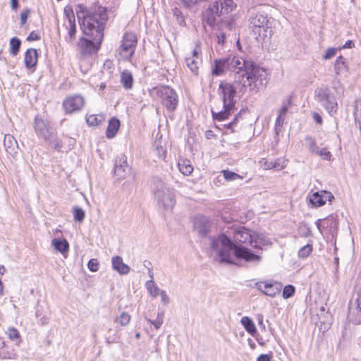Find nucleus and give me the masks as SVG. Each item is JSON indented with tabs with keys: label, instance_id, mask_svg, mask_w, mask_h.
Instances as JSON below:
<instances>
[{
	"label": "nucleus",
	"instance_id": "774afa93",
	"mask_svg": "<svg viewBox=\"0 0 361 361\" xmlns=\"http://www.w3.org/2000/svg\"><path fill=\"white\" fill-rule=\"evenodd\" d=\"M148 274H149V277H150V279H151L150 280H153V277H154V276H153V272L151 271V269H149V272H148Z\"/></svg>",
	"mask_w": 361,
	"mask_h": 361
},
{
	"label": "nucleus",
	"instance_id": "c756f323",
	"mask_svg": "<svg viewBox=\"0 0 361 361\" xmlns=\"http://www.w3.org/2000/svg\"><path fill=\"white\" fill-rule=\"evenodd\" d=\"M252 234L254 235V243L251 245L252 247L262 248V246L269 243V240L263 234H259L255 232H253Z\"/></svg>",
	"mask_w": 361,
	"mask_h": 361
},
{
	"label": "nucleus",
	"instance_id": "f257e3e1",
	"mask_svg": "<svg viewBox=\"0 0 361 361\" xmlns=\"http://www.w3.org/2000/svg\"><path fill=\"white\" fill-rule=\"evenodd\" d=\"M212 71L214 75L219 76L226 71L235 73V82L242 84V87L239 88V94H244L247 87L251 92H257L267 83L266 71L251 60L230 55L221 59H215Z\"/></svg>",
	"mask_w": 361,
	"mask_h": 361
},
{
	"label": "nucleus",
	"instance_id": "aec40b11",
	"mask_svg": "<svg viewBox=\"0 0 361 361\" xmlns=\"http://www.w3.org/2000/svg\"><path fill=\"white\" fill-rule=\"evenodd\" d=\"M38 60V53L35 49H28L25 55L24 62L26 67L31 70L32 72L35 70Z\"/></svg>",
	"mask_w": 361,
	"mask_h": 361
},
{
	"label": "nucleus",
	"instance_id": "bf43d9fd",
	"mask_svg": "<svg viewBox=\"0 0 361 361\" xmlns=\"http://www.w3.org/2000/svg\"><path fill=\"white\" fill-rule=\"evenodd\" d=\"M313 118L317 124H322V118L318 113H316V112L313 113Z\"/></svg>",
	"mask_w": 361,
	"mask_h": 361
},
{
	"label": "nucleus",
	"instance_id": "c85d7f7f",
	"mask_svg": "<svg viewBox=\"0 0 361 361\" xmlns=\"http://www.w3.org/2000/svg\"><path fill=\"white\" fill-rule=\"evenodd\" d=\"M202 59H194V57H186L185 63L188 68L194 75H198L199 65L201 63Z\"/></svg>",
	"mask_w": 361,
	"mask_h": 361
},
{
	"label": "nucleus",
	"instance_id": "13d9d810",
	"mask_svg": "<svg viewBox=\"0 0 361 361\" xmlns=\"http://www.w3.org/2000/svg\"><path fill=\"white\" fill-rule=\"evenodd\" d=\"M257 361H271V357L267 354H262L257 358Z\"/></svg>",
	"mask_w": 361,
	"mask_h": 361
},
{
	"label": "nucleus",
	"instance_id": "0eeeda50",
	"mask_svg": "<svg viewBox=\"0 0 361 361\" xmlns=\"http://www.w3.org/2000/svg\"><path fill=\"white\" fill-rule=\"evenodd\" d=\"M153 91L161 98L162 104L168 111L173 112L176 110L178 98L176 92L172 88L162 85L154 88Z\"/></svg>",
	"mask_w": 361,
	"mask_h": 361
},
{
	"label": "nucleus",
	"instance_id": "6e6552de",
	"mask_svg": "<svg viewBox=\"0 0 361 361\" xmlns=\"http://www.w3.org/2000/svg\"><path fill=\"white\" fill-rule=\"evenodd\" d=\"M314 97L316 100L319 102L330 114L336 112L337 102L329 87H322L317 88L314 91Z\"/></svg>",
	"mask_w": 361,
	"mask_h": 361
},
{
	"label": "nucleus",
	"instance_id": "f8f14e48",
	"mask_svg": "<svg viewBox=\"0 0 361 361\" xmlns=\"http://www.w3.org/2000/svg\"><path fill=\"white\" fill-rule=\"evenodd\" d=\"M85 99L80 94H72L66 97L62 106L66 114L80 111L85 106Z\"/></svg>",
	"mask_w": 361,
	"mask_h": 361
},
{
	"label": "nucleus",
	"instance_id": "052dcab7",
	"mask_svg": "<svg viewBox=\"0 0 361 361\" xmlns=\"http://www.w3.org/2000/svg\"><path fill=\"white\" fill-rule=\"evenodd\" d=\"M354 47V42L352 40H348L343 46V49H350Z\"/></svg>",
	"mask_w": 361,
	"mask_h": 361
},
{
	"label": "nucleus",
	"instance_id": "0e129e2a",
	"mask_svg": "<svg viewBox=\"0 0 361 361\" xmlns=\"http://www.w3.org/2000/svg\"><path fill=\"white\" fill-rule=\"evenodd\" d=\"M205 136L207 139H211L212 137H214V134L212 130H207L205 133Z\"/></svg>",
	"mask_w": 361,
	"mask_h": 361
},
{
	"label": "nucleus",
	"instance_id": "8fccbe9b",
	"mask_svg": "<svg viewBox=\"0 0 361 361\" xmlns=\"http://www.w3.org/2000/svg\"><path fill=\"white\" fill-rule=\"evenodd\" d=\"M41 38L40 33L38 31H32L30 33V35L27 37L26 40L28 42H32L35 40H39Z\"/></svg>",
	"mask_w": 361,
	"mask_h": 361
},
{
	"label": "nucleus",
	"instance_id": "a19ab883",
	"mask_svg": "<svg viewBox=\"0 0 361 361\" xmlns=\"http://www.w3.org/2000/svg\"><path fill=\"white\" fill-rule=\"evenodd\" d=\"M6 334L11 340L18 342L20 341V336L16 329L13 327L8 328L6 331Z\"/></svg>",
	"mask_w": 361,
	"mask_h": 361
},
{
	"label": "nucleus",
	"instance_id": "680f3d73",
	"mask_svg": "<svg viewBox=\"0 0 361 361\" xmlns=\"http://www.w3.org/2000/svg\"><path fill=\"white\" fill-rule=\"evenodd\" d=\"M11 6L13 10H17L18 8V0H11Z\"/></svg>",
	"mask_w": 361,
	"mask_h": 361
},
{
	"label": "nucleus",
	"instance_id": "4be33fe9",
	"mask_svg": "<svg viewBox=\"0 0 361 361\" xmlns=\"http://www.w3.org/2000/svg\"><path fill=\"white\" fill-rule=\"evenodd\" d=\"M111 263L113 269L118 271L120 274L125 275L129 273L130 269L128 265L123 262L121 257H113L111 259Z\"/></svg>",
	"mask_w": 361,
	"mask_h": 361
},
{
	"label": "nucleus",
	"instance_id": "6e6d98bb",
	"mask_svg": "<svg viewBox=\"0 0 361 361\" xmlns=\"http://www.w3.org/2000/svg\"><path fill=\"white\" fill-rule=\"evenodd\" d=\"M239 117H240V114H238L237 115H235L231 122H230L227 125H225L226 128L231 129L232 132H234V130L233 129V126L236 123Z\"/></svg>",
	"mask_w": 361,
	"mask_h": 361
},
{
	"label": "nucleus",
	"instance_id": "f03ea898",
	"mask_svg": "<svg viewBox=\"0 0 361 361\" xmlns=\"http://www.w3.org/2000/svg\"><path fill=\"white\" fill-rule=\"evenodd\" d=\"M75 12L83 34L89 39L80 37L77 42L78 50L82 56L96 53L102 44L104 30L108 20L107 10L105 7L95 6L92 11L83 4L76 6Z\"/></svg>",
	"mask_w": 361,
	"mask_h": 361
},
{
	"label": "nucleus",
	"instance_id": "a878e982",
	"mask_svg": "<svg viewBox=\"0 0 361 361\" xmlns=\"http://www.w3.org/2000/svg\"><path fill=\"white\" fill-rule=\"evenodd\" d=\"M240 323L247 331V333L252 336H255L257 334V329L253 321L248 317L245 316L241 318Z\"/></svg>",
	"mask_w": 361,
	"mask_h": 361
},
{
	"label": "nucleus",
	"instance_id": "c03bdc74",
	"mask_svg": "<svg viewBox=\"0 0 361 361\" xmlns=\"http://www.w3.org/2000/svg\"><path fill=\"white\" fill-rule=\"evenodd\" d=\"M163 317H164L163 313H158L155 320L153 321V320L149 319L148 322L150 324H153L157 329H158L161 327V324H163Z\"/></svg>",
	"mask_w": 361,
	"mask_h": 361
},
{
	"label": "nucleus",
	"instance_id": "c9c22d12",
	"mask_svg": "<svg viewBox=\"0 0 361 361\" xmlns=\"http://www.w3.org/2000/svg\"><path fill=\"white\" fill-rule=\"evenodd\" d=\"M305 145L310 152L315 154L319 152V147L317 145L315 140L311 136H307L305 139Z\"/></svg>",
	"mask_w": 361,
	"mask_h": 361
},
{
	"label": "nucleus",
	"instance_id": "393cba45",
	"mask_svg": "<svg viewBox=\"0 0 361 361\" xmlns=\"http://www.w3.org/2000/svg\"><path fill=\"white\" fill-rule=\"evenodd\" d=\"M121 82L126 90H131L133 86V77L132 73L125 70L121 73Z\"/></svg>",
	"mask_w": 361,
	"mask_h": 361
},
{
	"label": "nucleus",
	"instance_id": "de8ad7c7",
	"mask_svg": "<svg viewBox=\"0 0 361 361\" xmlns=\"http://www.w3.org/2000/svg\"><path fill=\"white\" fill-rule=\"evenodd\" d=\"M88 269L91 271H97L99 269V262L97 259H91L87 264Z\"/></svg>",
	"mask_w": 361,
	"mask_h": 361
},
{
	"label": "nucleus",
	"instance_id": "7ed1b4c3",
	"mask_svg": "<svg viewBox=\"0 0 361 361\" xmlns=\"http://www.w3.org/2000/svg\"><path fill=\"white\" fill-rule=\"evenodd\" d=\"M235 7L233 0H216L211 2L203 13V20L206 23L219 31L216 35L219 44L224 45L226 31L232 29V21L228 15Z\"/></svg>",
	"mask_w": 361,
	"mask_h": 361
},
{
	"label": "nucleus",
	"instance_id": "09e8293b",
	"mask_svg": "<svg viewBox=\"0 0 361 361\" xmlns=\"http://www.w3.org/2000/svg\"><path fill=\"white\" fill-rule=\"evenodd\" d=\"M52 142H47L54 149L59 150L63 147V143L61 140H59L56 135L54 134V138H52Z\"/></svg>",
	"mask_w": 361,
	"mask_h": 361
},
{
	"label": "nucleus",
	"instance_id": "49530a36",
	"mask_svg": "<svg viewBox=\"0 0 361 361\" xmlns=\"http://www.w3.org/2000/svg\"><path fill=\"white\" fill-rule=\"evenodd\" d=\"M194 59H202V49L200 47V42L196 44L195 49L192 51V56Z\"/></svg>",
	"mask_w": 361,
	"mask_h": 361
},
{
	"label": "nucleus",
	"instance_id": "1a4fd4ad",
	"mask_svg": "<svg viewBox=\"0 0 361 361\" xmlns=\"http://www.w3.org/2000/svg\"><path fill=\"white\" fill-rule=\"evenodd\" d=\"M136 35L132 32H126L123 37L118 54L122 60L130 61L135 54L137 46Z\"/></svg>",
	"mask_w": 361,
	"mask_h": 361
},
{
	"label": "nucleus",
	"instance_id": "2eb2a0df",
	"mask_svg": "<svg viewBox=\"0 0 361 361\" xmlns=\"http://www.w3.org/2000/svg\"><path fill=\"white\" fill-rule=\"evenodd\" d=\"M334 199L333 194L327 190L317 191L309 196L310 203L315 207L324 205L326 201L331 202Z\"/></svg>",
	"mask_w": 361,
	"mask_h": 361
},
{
	"label": "nucleus",
	"instance_id": "37998d69",
	"mask_svg": "<svg viewBox=\"0 0 361 361\" xmlns=\"http://www.w3.org/2000/svg\"><path fill=\"white\" fill-rule=\"evenodd\" d=\"M312 251V246L307 244L300 249L298 251V256L302 258H305L309 256Z\"/></svg>",
	"mask_w": 361,
	"mask_h": 361
},
{
	"label": "nucleus",
	"instance_id": "9b49d317",
	"mask_svg": "<svg viewBox=\"0 0 361 361\" xmlns=\"http://www.w3.org/2000/svg\"><path fill=\"white\" fill-rule=\"evenodd\" d=\"M64 13L67 19L63 25L67 30V34L64 37V39L67 43L72 44L75 39L77 32L75 17L73 9L69 7L64 8Z\"/></svg>",
	"mask_w": 361,
	"mask_h": 361
},
{
	"label": "nucleus",
	"instance_id": "79ce46f5",
	"mask_svg": "<svg viewBox=\"0 0 361 361\" xmlns=\"http://www.w3.org/2000/svg\"><path fill=\"white\" fill-rule=\"evenodd\" d=\"M295 292V288L292 285H287L283 288V298L288 299L293 296Z\"/></svg>",
	"mask_w": 361,
	"mask_h": 361
},
{
	"label": "nucleus",
	"instance_id": "5701e85b",
	"mask_svg": "<svg viewBox=\"0 0 361 361\" xmlns=\"http://www.w3.org/2000/svg\"><path fill=\"white\" fill-rule=\"evenodd\" d=\"M120 127V121L118 118H111L107 126L106 135L108 138H113L116 135Z\"/></svg>",
	"mask_w": 361,
	"mask_h": 361
},
{
	"label": "nucleus",
	"instance_id": "f3484780",
	"mask_svg": "<svg viewBox=\"0 0 361 361\" xmlns=\"http://www.w3.org/2000/svg\"><path fill=\"white\" fill-rule=\"evenodd\" d=\"M130 168L124 154L118 156L115 161L114 174L118 179L125 178L130 173Z\"/></svg>",
	"mask_w": 361,
	"mask_h": 361
},
{
	"label": "nucleus",
	"instance_id": "3c124183",
	"mask_svg": "<svg viewBox=\"0 0 361 361\" xmlns=\"http://www.w3.org/2000/svg\"><path fill=\"white\" fill-rule=\"evenodd\" d=\"M336 48H329L326 51L325 54L323 56V59L326 60L332 58L336 55Z\"/></svg>",
	"mask_w": 361,
	"mask_h": 361
},
{
	"label": "nucleus",
	"instance_id": "603ef678",
	"mask_svg": "<svg viewBox=\"0 0 361 361\" xmlns=\"http://www.w3.org/2000/svg\"><path fill=\"white\" fill-rule=\"evenodd\" d=\"M159 295H160V296H161V302H163L164 305H168L170 302V299H169V296L167 295L166 292L165 290H161L159 293Z\"/></svg>",
	"mask_w": 361,
	"mask_h": 361
},
{
	"label": "nucleus",
	"instance_id": "338daca9",
	"mask_svg": "<svg viewBox=\"0 0 361 361\" xmlns=\"http://www.w3.org/2000/svg\"><path fill=\"white\" fill-rule=\"evenodd\" d=\"M4 286L1 281L0 280V296L3 295Z\"/></svg>",
	"mask_w": 361,
	"mask_h": 361
},
{
	"label": "nucleus",
	"instance_id": "20e7f679",
	"mask_svg": "<svg viewBox=\"0 0 361 361\" xmlns=\"http://www.w3.org/2000/svg\"><path fill=\"white\" fill-rule=\"evenodd\" d=\"M211 247L217 252L220 262L233 264L232 253L237 259H242L246 262H258L261 259L259 255L254 254L246 247L235 245L224 234L212 238Z\"/></svg>",
	"mask_w": 361,
	"mask_h": 361
},
{
	"label": "nucleus",
	"instance_id": "4468645a",
	"mask_svg": "<svg viewBox=\"0 0 361 361\" xmlns=\"http://www.w3.org/2000/svg\"><path fill=\"white\" fill-rule=\"evenodd\" d=\"M35 130L37 134L42 137L47 142H52V138H54V133L50 128L47 120L37 116L35 120Z\"/></svg>",
	"mask_w": 361,
	"mask_h": 361
},
{
	"label": "nucleus",
	"instance_id": "f704fd0d",
	"mask_svg": "<svg viewBox=\"0 0 361 361\" xmlns=\"http://www.w3.org/2000/svg\"><path fill=\"white\" fill-rule=\"evenodd\" d=\"M21 45V41L17 37H13L10 40V53L15 56L19 51Z\"/></svg>",
	"mask_w": 361,
	"mask_h": 361
},
{
	"label": "nucleus",
	"instance_id": "72a5a7b5",
	"mask_svg": "<svg viewBox=\"0 0 361 361\" xmlns=\"http://www.w3.org/2000/svg\"><path fill=\"white\" fill-rule=\"evenodd\" d=\"M346 68L345 60L342 56H339L336 58L334 69L337 75H339L343 70Z\"/></svg>",
	"mask_w": 361,
	"mask_h": 361
},
{
	"label": "nucleus",
	"instance_id": "39448f33",
	"mask_svg": "<svg viewBox=\"0 0 361 361\" xmlns=\"http://www.w3.org/2000/svg\"><path fill=\"white\" fill-rule=\"evenodd\" d=\"M237 85L242 84L235 82V77L233 82L226 80L220 82L218 88L219 95L221 97L223 102L222 110L212 109L213 119L218 121H221L229 118L237 110L236 108V97L238 94Z\"/></svg>",
	"mask_w": 361,
	"mask_h": 361
},
{
	"label": "nucleus",
	"instance_id": "b1692460",
	"mask_svg": "<svg viewBox=\"0 0 361 361\" xmlns=\"http://www.w3.org/2000/svg\"><path fill=\"white\" fill-rule=\"evenodd\" d=\"M265 169H276L281 171L286 167V163L283 159H278L276 160H265L262 164Z\"/></svg>",
	"mask_w": 361,
	"mask_h": 361
},
{
	"label": "nucleus",
	"instance_id": "a18cd8bd",
	"mask_svg": "<svg viewBox=\"0 0 361 361\" xmlns=\"http://www.w3.org/2000/svg\"><path fill=\"white\" fill-rule=\"evenodd\" d=\"M315 154L320 156L324 160H330L331 157V152L326 148L319 149V152Z\"/></svg>",
	"mask_w": 361,
	"mask_h": 361
},
{
	"label": "nucleus",
	"instance_id": "58836bf2",
	"mask_svg": "<svg viewBox=\"0 0 361 361\" xmlns=\"http://www.w3.org/2000/svg\"><path fill=\"white\" fill-rule=\"evenodd\" d=\"M221 173H223L224 178L228 181H233L237 179H243V177L239 174L228 170H223Z\"/></svg>",
	"mask_w": 361,
	"mask_h": 361
},
{
	"label": "nucleus",
	"instance_id": "4c0bfd02",
	"mask_svg": "<svg viewBox=\"0 0 361 361\" xmlns=\"http://www.w3.org/2000/svg\"><path fill=\"white\" fill-rule=\"evenodd\" d=\"M104 120L102 115H90L86 118V121L89 126H97Z\"/></svg>",
	"mask_w": 361,
	"mask_h": 361
},
{
	"label": "nucleus",
	"instance_id": "4d7b16f0",
	"mask_svg": "<svg viewBox=\"0 0 361 361\" xmlns=\"http://www.w3.org/2000/svg\"><path fill=\"white\" fill-rule=\"evenodd\" d=\"M173 15L177 18V20L179 21L180 24L181 23V21H184L182 13L178 8L174 9Z\"/></svg>",
	"mask_w": 361,
	"mask_h": 361
},
{
	"label": "nucleus",
	"instance_id": "69168bd1",
	"mask_svg": "<svg viewBox=\"0 0 361 361\" xmlns=\"http://www.w3.org/2000/svg\"><path fill=\"white\" fill-rule=\"evenodd\" d=\"M29 12H30L29 10H24V24L26 22V20H27V15H28Z\"/></svg>",
	"mask_w": 361,
	"mask_h": 361
},
{
	"label": "nucleus",
	"instance_id": "9d476101",
	"mask_svg": "<svg viewBox=\"0 0 361 361\" xmlns=\"http://www.w3.org/2000/svg\"><path fill=\"white\" fill-rule=\"evenodd\" d=\"M253 32L257 33L259 37H267L269 29L271 28V23L267 15L262 13H256L250 19Z\"/></svg>",
	"mask_w": 361,
	"mask_h": 361
},
{
	"label": "nucleus",
	"instance_id": "423d86ee",
	"mask_svg": "<svg viewBox=\"0 0 361 361\" xmlns=\"http://www.w3.org/2000/svg\"><path fill=\"white\" fill-rule=\"evenodd\" d=\"M155 197L157 203L165 210H171L175 205L176 200L174 194L171 188L167 187L161 180L157 183V188L154 190Z\"/></svg>",
	"mask_w": 361,
	"mask_h": 361
},
{
	"label": "nucleus",
	"instance_id": "a211bd4d",
	"mask_svg": "<svg viewBox=\"0 0 361 361\" xmlns=\"http://www.w3.org/2000/svg\"><path fill=\"white\" fill-rule=\"evenodd\" d=\"M357 306L353 307L349 306L348 319L355 325L361 324V288L357 292Z\"/></svg>",
	"mask_w": 361,
	"mask_h": 361
},
{
	"label": "nucleus",
	"instance_id": "ea45409f",
	"mask_svg": "<svg viewBox=\"0 0 361 361\" xmlns=\"http://www.w3.org/2000/svg\"><path fill=\"white\" fill-rule=\"evenodd\" d=\"M74 220L78 222H82L85 216L84 210L82 208L75 207L73 209Z\"/></svg>",
	"mask_w": 361,
	"mask_h": 361
},
{
	"label": "nucleus",
	"instance_id": "473e14b6",
	"mask_svg": "<svg viewBox=\"0 0 361 361\" xmlns=\"http://www.w3.org/2000/svg\"><path fill=\"white\" fill-rule=\"evenodd\" d=\"M145 288L149 293V294L152 298H157L159 295V293L161 290L157 286L154 280H149L145 283Z\"/></svg>",
	"mask_w": 361,
	"mask_h": 361
},
{
	"label": "nucleus",
	"instance_id": "e433bc0d",
	"mask_svg": "<svg viewBox=\"0 0 361 361\" xmlns=\"http://www.w3.org/2000/svg\"><path fill=\"white\" fill-rule=\"evenodd\" d=\"M353 115L356 124L361 123V99L355 102Z\"/></svg>",
	"mask_w": 361,
	"mask_h": 361
},
{
	"label": "nucleus",
	"instance_id": "dca6fc26",
	"mask_svg": "<svg viewBox=\"0 0 361 361\" xmlns=\"http://www.w3.org/2000/svg\"><path fill=\"white\" fill-rule=\"evenodd\" d=\"M250 230L243 226L236 228L233 231V239L236 243L250 244L254 243V235Z\"/></svg>",
	"mask_w": 361,
	"mask_h": 361
},
{
	"label": "nucleus",
	"instance_id": "2f4dec72",
	"mask_svg": "<svg viewBox=\"0 0 361 361\" xmlns=\"http://www.w3.org/2000/svg\"><path fill=\"white\" fill-rule=\"evenodd\" d=\"M131 319L130 315L126 312H121L119 315L114 319V322L118 323L121 326L128 325Z\"/></svg>",
	"mask_w": 361,
	"mask_h": 361
},
{
	"label": "nucleus",
	"instance_id": "e2e57ef3",
	"mask_svg": "<svg viewBox=\"0 0 361 361\" xmlns=\"http://www.w3.org/2000/svg\"><path fill=\"white\" fill-rule=\"evenodd\" d=\"M49 322V318L46 316H43L39 319V324L41 325H45Z\"/></svg>",
	"mask_w": 361,
	"mask_h": 361
},
{
	"label": "nucleus",
	"instance_id": "ddd939ff",
	"mask_svg": "<svg viewBox=\"0 0 361 361\" xmlns=\"http://www.w3.org/2000/svg\"><path fill=\"white\" fill-rule=\"evenodd\" d=\"M255 286L262 293L271 298H274L279 294L282 288L281 283L272 281H258L255 283Z\"/></svg>",
	"mask_w": 361,
	"mask_h": 361
},
{
	"label": "nucleus",
	"instance_id": "7c9ffc66",
	"mask_svg": "<svg viewBox=\"0 0 361 361\" xmlns=\"http://www.w3.org/2000/svg\"><path fill=\"white\" fill-rule=\"evenodd\" d=\"M52 245L55 249L61 253L67 252L69 249V244L66 240H61L58 238H54L52 240Z\"/></svg>",
	"mask_w": 361,
	"mask_h": 361
},
{
	"label": "nucleus",
	"instance_id": "6ab92c4d",
	"mask_svg": "<svg viewBox=\"0 0 361 361\" xmlns=\"http://www.w3.org/2000/svg\"><path fill=\"white\" fill-rule=\"evenodd\" d=\"M292 104L291 97H288L286 101L283 102V105L279 111L278 116L276 119L275 122V134L276 135H279V133L282 130L283 124L284 122V116L286 114L288 108Z\"/></svg>",
	"mask_w": 361,
	"mask_h": 361
},
{
	"label": "nucleus",
	"instance_id": "864d4df0",
	"mask_svg": "<svg viewBox=\"0 0 361 361\" xmlns=\"http://www.w3.org/2000/svg\"><path fill=\"white\" fill-rule=\"evenodd\" d=\"M157 154L159 157L161 159H164L166 157V151L161 145H157L156 147Z\"/></svg>",
	"mask_w": 361,
	"mask_h": 361
},
{
	"label": "nucleus",
	"instance_id": "cd10ccee",
	"mask_svg": "<svg viewBox=\"0 0 361 361\" xmlns=\"http://www.w3.org/2000/svg\"><path fill=\"white\" fill-rule=\"evenodd\" d=\"M195 228L202 236L206 235L209 231L208 222L204 219H199L195 222Z\"/></svg>",
	"mask_w": 361,
	"mask_h": 361
},
{
	"label": "nucleus",
	"instance_id": "412c9836",
	"mask_svg": "<svg viewBox=\"0 0 361 361\" xmlns=\"http://www.w3.org/2000/svg\"><path fill=\"white\" fill-rule=\"evenodd\" d=\"M4 145L6 152L11 156H15L18 151V145L16 139L11 135H5Z\"/></svg>",
	"mask_w": 361,
	"mask_h": 361
},
{
	"label": "nucleus",
	"instance_id": "bb28decb",
	"mask_svg": "<svg viewBox=\"0 0 361 361\" xmlns=\"http://www.w3.org/2000/svg\"><path fill=\"white\" fill-rule=\"evenodd\" d=\"M180 171L185 176L190 175L193 171V166L188 159H182L178 161V164Z\"/></svg>",
	"mask_w": 361,
	"mask_h": 361
},
{
	"label": "nucleus",
	"instance_id": "5fc2aeb1",
	"mask_svg": "<svg viewBox=\"0 0 361 361\" xmlns=\"http://www.w3.org/2000/svg\"><path fill=\"white\" fill-rule=\"evenodd\" d=\"M181 1L188 8L193 7L197 3V0H181Z\"/></svg>",
	"mask_w": 361,
	"mask_h": 361
}]
</instances>
